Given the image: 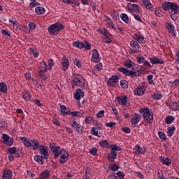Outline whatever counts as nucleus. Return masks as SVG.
<instances>
[{
  "label": "nucleus",
  "instance_id": "1",
  "mask_svg": "<svg viewBox=\"0 0 179 179\" xmlns=\"http://www.w3.org/2000/svg\"><path fill=\"white\" fill-rule=\"evenodd\" d=\"M163 9L166 12H170L171 19L176 22L179 17V7L177 3L173 2H166L162 4Z\"/></svg>",
  "mask_w": 179,
  "mask_h": 179
},
{
  "label": "nucleus",
  "instance_id": "2",
  "mask_svg": "<svg viewBox=\"0 0 179 179\" xmlns=\"http://www.w3.org/2000/svg\"><path fill=\"white\" fill-rule=\"evenodd\" d=\"M20 141H22L27 149H32V150H38L40 148V142L34 138L28 140L27 138L22 136L20 137Z\"/></svg>",
  "mask_w": 179,
  "mask_h": 179
},
{
  "label": "nucleus",
  "instance_id": "3",
  "mask_svg": "<svg viewBox=\"0 0 179 179\" xmlns=\"http://www.w3.org/2000/svg\"><path fill=\"white\" fill-rule=\"evenodd\" d=\"M139 113L147 124H153V112L150 111V108H142L140 109Z\"/></svg>",
  "mask_w": 179,
  "mask_h": 179
},
{
  "label": "nucleus",
  "instance_id": "4",
  "mask_svg": "<svg viewBox=\"0 0 179 179\" xmlns=\"http://www.w3.org/2000/svg\"><path fill=\"white\" fill-rule=\"evenodd\" d=\"M71 85L72 89H75L76 86H77L78 87H85V78L83 77L82 75L76 73L73 75Z\"/></svg>",
  "mask_w": 179,
  "mask_h": 179
},
{
  "label": "nucleus",
  "instance_id": "5",
  "mask_svg": "<svg viewBox=\"0 0 179 179\" xmlns=\"http://www.w3.org/2000/svg\"><path fill=\"white\" fill-rule=\"evenodd\" d=\"M65 29V26L59 22H56L53 24H51L48 28V31L50 36H57L59 31H62Z\"/></svg>",
  "mask_w": 179,
  "mask_h": 179
},
{
  "label": "nucleus",
  "instance_id": "6",
  "mask_svg": "<svg viewBox=\"0 0 179 179\" xmlns=\"http://www.w3.org/2000/svg\"><path fill=\"white\" fill-rule=\"evenodd\" d=\"M127 10L129 13H138L139 15H142V9L138 4L129 3L127 5Z\"/></svg>",
  "mask_w": 179,
  "mask_h": 179
},
{
  "label": "nucleus",
  "instance_id": "7",
  "mask_svg": "<svg viewBox=\"0 0 179 179\" xmlns=\"http://www.w3.org/2000/svg\"><path fill=\"white\" fill-rule=\"evenodd\" d=\"M141 120H142V116L141 115V114L134 113L131 115V119L130 121V122L131 124V127H134V128H135V127H136L138 125V124H139V122H141Z\"/></svg>",
  "mask_w": 179,
  "mask_h": 179
},
{
  "label": "nucleus",
  "instance_id": "8",
  "mask_svg": "<svg viewBox=\"0 0 179 179\" xmlns=\"http://www.w3.org/2000/svg\"><path fill=\"white\" fill-rule=\"evenodd\" d=\"M59 156H60V160H59L60 164H64L66 163V162H68L69 154L68 153V151L62 148L59 152Z\"/></svg>",
  "mask_w": 179,
  "mask_h": 179
},
{
  "label": "nucleus",
  "instance_id": "9",
  "mask_svg": "<svg viewBox=\"0 0 179 179\" xmlns=\"http://www.w3.org/2000/svg\"><path fill=\"white\" fill-rule=\"evenodd\" d=\"M130 45L132 48L130 49V54H136V52H139L141 51V45L136 41H131L130 42Z\"/></svg>",
  "mask_w": 179,
  "mask_h": 179
},
{
  "label": "nucleus",
  "instance_id": "10",
  "mask_svg": "<svg viewBox=\"0 0 179 179\" xmlns=\"http://www.w3.org/2000/svg\"><path fill=\"white\" fill-rule=\"evenodd\" d=\"M1 139L4 145H6V146H12V145H13V138L6 134H2Z\"/></svg>",
  "mask_w": 179,
  "mask_h": 179
},
{
  "label": "nucleus",
  "instance_id": "11",
  "mask_svg": "<svg viewBox=\"0 0 179 179\" xmlns=\"http://www.w3.org/2000/svg\"><path fill=\"white\" fill-rule=\"evenodd\" d=\"M91 60L92 62H95V64H97L100 62V61H101L100 53H99V51L97 50L92 49Z\"/></svg>",
  "mask_w": 179,
  "mask_h": 179
},
{
  "label": "nucleus",
  "instance_id": "12",
  "mask_svg": "<svg viewBox=\"0 0 179 179\" xmlns=\"http://www.w3.org/2000/svg\"><path fill=\"white\" fill-rule=\"evenodd\" d=\"M120 82V77L117 75H113L108 79L107 86L108 87H113L115 83H118Z\"/></svg>",
  "mask_w": 179,
  "mask_h": 179
},
{
  "label": "nucleus",
  "instance_id": "13",
  "mask_svg": "<svg viewBox=\"0 0 179 179\" xmlns=\"http://www.w3.org/2000/svg\"><path fill=\"white\" fill-rule=\"evenodd\" d=\"M38 150L41 155H43L44 159H48V157H50V155H48V147L41 144L39 145Z\"/></svg>",
  "mask_w": 179,
  "mask_h": 179
},
{
  "label": "nucleus",
  "instance_id": "14",
  "mask_svg": "<svg viewBox=\"0 0 179 179\" xmlns=\"http://www.w3.org/2000/svg\"><path fill=\"white\" fill-rule=\"evenodd\" d=\"M165 27H166L168 31L172 34V36H176L177 34V31H176V27L173 23L167 22L165 23Z\"/></svg>",
  "mask_w": 179,
  "mask_h": 179
},
{
  "label": "nucleus",
  "instance_id": "15",
  "mask_svg": "<svg viewBox=\"0 0 179 179\" xmlns=\"http://www.w3.org/2000/svg\"><path fill=\"white\" fill-rule=\"evenodd\" d=\"M145 92H146V86L139 85L135 89L134 94H136L137 96H143Z\"/></svg>",
  "mask_w": 179,
  "mask_h": 179
},
{
  "label": "nucleus",
  "instance_id": "16",
  "mask_svg": "<svg viewBox=\"0 0 179 179\" xmlns=\"http://www.w3.org/2000/svg\"><path fill=\"white\" fill-rule=\"evenodd\" d=\"M85 97V92L81 89L76 90V92L74 93V99L77 100V101H80L81 99Z\"/></svg>",
  "mask_w": 179,
  "mask_h": 179
},
{
  "label": "nucleus",
  "instance_id": "17",
  "mask_svg": "<svg viewBox=\"0 0 179 179\" xmlns=\"http://www.w3.org/2000/svg\"><path fill=\"white\" fill-rule=\"evenodd\" d=\"M150 62H151L152 65H159L164 64V60H163V59L153 57L150 58Z\"/></svg>",
  "mask_w": 179,
  "mask_h": 179
},
{
  "label": "nucleus",
  "instance_id": "18",
  "mask_svg": "<svg viewBox=\"0 0 179 179\" xmlns=\"http://www.w3.org/2000/svg\"><path fill=\"white\" fill-rule=\"evenodd\" d=\"M40 71H39V76H41L42 73H45V72L48 69V66H47V63L45 62H42L39 65Z\"/></svg>",
  "mask_w": 179,
  "mask_h": 179
},
{
  "label": "nucleus",
  "instance_id": "19",
  "mask_svg": "<svg viewBox=\"0 0 179 179\" xmlns=\"http://www.w3.org/2000/svg\"><path fill=\"white\" fill-rule=\"evenodd\" d=\"M133 38L137 41L139 44H145L146 43V40H145V37L142 36V35L134 34Z\"/></svg>",
  "mask_w": 179,
  "mask_h": 179
},
{
  "label": "nucleus",
  "instance_id": "20",
  "mask_svg": "<svg viewBox=\"0 0 179 179\" xmlns=\"http://www.w3.org/2000/svg\"><path fill=\"white\" fill-rule=\"evenodd\" d=\"M116 100L119 104H121L122 106H127V103H128V97H127V95H124V96H117Z\"/></svg>",
  "mask_w": 179,
  "mask_h": 179
},
{
  "label": "nucleus",
  "instance_id": "21",
  "mask_svg": "<svg viewBox=\"0 0 179 179\" xmlns=\"http://www.w3.org/2000/svg\"><path fill=\"white\" fill-rule=\"evenodd\" d=\"M134 150L138 153V155H144V153H146V148L141 147L139 144H136Z\"/></svg>",
  "mask_w": 179,
  "mask_h": 179
},
{
  "label": "nucleus",
  "instance_id": "22",
  "mask_svg": "<svg viewBox=\"0 0 179 179\" xmlns=\"http://www.w3.org/2000/svg\"><path fill=\"white\" fill-rule=\"evenodd\" d=\"M13 173L9 169H5L3 172L2 178L3 179H12Z\"/></svg>",
  "mask_w": 179,
  "mask_h": 179
},
{
  "label": "nucleus",
  "instance_id": "23",
  "mask_svg": "<svg viewBox=\"0 0 179 179\" xmlns=\"http://www.w3.org/2000/svg\"><path fill=\"white\" fill-rule=\"evenodd\" d=\"M21 96L25 101H30V100H31V94H30L29 91H22Z\"/></svg>",
  "mask_w": 179,
  "mask_h": 179
},
{
  "label": "nucleus",
  "instance_id": "24",
  "mask_svg": "<svg viewBox=\"0 0 179 179\" xmlns=\"http://www.w3.org/2000/svg\"><path fill=\"white\" fill-rule=\"evenodd\" d=\"M143 4L144 5L145 9L148 10H153V4L150 3V0H141Z\"/></svg>",
  "mask_w": 179,
  "mask_h": 179
},
{
  "label": "nucleus",
  "instance_id": "25",
  "mask_svg": "<svg viewBox=\"0 0 179 179\" xmlns=\"http://www.w3.org/2000/svg\"><path fill=\"white\" fill-rule=\"evenodd\" d=\"M19 150L16 147H12L8 149V154L15 155L16 157H20V155H19Z\"/></svg>",
  "mask_w": 179,
  "mask_h": 179
},
{
  "label": "nucleus",
  "instance_id": "26",
  "mask_svg": "<svg viewBox=\"0 0 179 179\" xmlns=\"http://www.w3.org/2000/svg\"><path fill=\"white\" fill-rule=\"evenodd\" d=\"M71 127L76 129V132H80V129H82V126L78 124L76 121H71L70 123Z\"/></svg>",
  "mask_w": 179,
  "mask_h": 179
},
{
  "label": "nucleus",
  "instance_id": "27",
  "mask_svg": "<svg viewBox=\"0 0 179 179\" xmlns=\"http://www.w3.org/2000/svg\"><path fill=\"white\" fill-rule=\"evenodd\" d=\"M160 161L162 164H164L165 166H171V159L169 157H161Z\"/></svg>",
  "mask_w": 179,
  "mask_h": 179
},
{
  "label": "nucleus",
  "instance_id": "28",
  "mask_svg": "<svg viewBox=\"0 0 179 179\" xmlns=\"http://www.w3.org/2000/svg\"><path fill=\"white\" fill-rule=\"evenodd\" d=\"M62 66L63 67V71H66V69H68L69 67V61L66 59V57L65 56H63Z\"/></svg>",
  "mask_w": 179,
  "mask_h": 179
},
{
  "label": "nucleus",
  "instance_id": "29",
  "mask_svg": "<svg viewBox=\"0 0 179 179\" xmlns=\"http://www.w3.org/2000/svg\"><path fill=\"white\" fill-rule=\"evenodd\" d=\"M174 121H176V117L173 115H169L165 118V124H166V125H171Z\"/></svg>",
  "mask_w": 179,
  "mask_h": 179
},
{
  "label": "nucleus",
  "instance_id": "30",
  "mask_svg": "<svg viewBox=\"0 0 179 179\" xmlns=\"http://www.w3.org/2000/svg\"><path fill=\"white\" fill-rule=\"evenodd\" d=\"M106 26L109 29H113V30H115V31H117V28H115V25H114V22H113V21L109 17H108L106 20Z\"/></svg>",
  "mask_w": 179,
  "mask_h": 179
},
{
  "label": "nucleus",
  "instance_id": "31",
  "mask_svg": "<svg viewBox=\"0 0 179 179\" xmlns=\"http://www.w3.org/2000/svg\"><path fill=\"white\" fill-rule=\"evenodd\" d=\"M62 2H63V3H66V5H75L76 6H80V3L76 0H62Z\"/></svg>",
  "mask_w": 179,
  "mask_h": 179
},
{
  "label": "nucleus",
  "instance_id": "32",
  "mask_svg": "<svg viewBox=\"0 0 179 179\" xmlns=\"http://www.w3.org/2000/svg\"><path fill=\"white\" fill-rule=\"evenodd\" d=\"M101 69H103V64L98 63L97 64L95 65V66L92 69V73H94V75H96V73H97V72L101 71Z\"/></svg>",
  "mask_w": 179,
  "mask_h": 179
},
{
  "label": "nucleus",
  "instance_id": "33",
  "mask_svg": "<svg viewBox=\"0 0 179 179\" xmlns=\"http://www.w3.org/2000/svg\"><path fill=\"white\" fill-rule=\"evenodd\" d=\"M108 161L113 163V162L115 161V159H117V152H112L108 154Z\"/></svg>",
  "mask_w": 179,
  "mask_h": 179
},
{
  "label": "nucleus",
  "instance_id": "34",
  "mask_svg": "<svg viewBox=\"0 0 179 179\" xmlns=\"http://www.w3.org/2000/svg\"><path fill=\"white\" fill-rule=\"evenodd\" d=\"M176 132V126H171L167 128V136L171 137Z\"/></svg>",
  "mask_w": 179,
  "mask_h": 179
},
{
  "label": "nucleus",
  "instance_id": "35",
  "mask_svg": "<svg viewBox=\"0 0 179 179\" xmlns=\"http://www.w3.org/2000/svg\"><path fill=\"white\" fill-rule=\"evenodd\" d=\"M60 113L62 115H68L69 114V109L66 106L62 105L60 106Z\"/></svg>",
  "mask_w": 179,
  "mask_h": 179
},
{
  "label": "nucleus",
  "instance_id": "36",
  "mask_svg": "<svg viewBox=\"0 0 179 179\" xmlns=\"http://www.w3.org/2000/svg\"><path fill=\"white\" fill-rule=\"evenodd\" d=\"M123 65L126 68L131 69V68H134V62H132V60H131V59H127L124 62Z\"/></svg>",
  "mask_w": 179,
  "mask_h": 179
},
{
  "label": "nucleus",
  "instance_id": "37",
  "mask_svg": "<svg viewBox=\"0 0 179 179\" xmlns=\"http://www.w3.org/2000/svg\"><path fill=\"white\" fill-rule=\"evenodd\" d=\"M35 12L37 15H44L45 13V8L41 6H37L35 8Z\"/></svg>",
  "mask_w": 179,
  "mask_h": 179
},
{
  "label": "nucleus",
  "instance_id": "38",
  "mask_svg": "<svg viewBox=\"0 0 179 179\" xmlns=\"http://www.w3.org/2000/svg\"><path fill=\"white\" fill-rule=\"evenodd\" d=\"M0 92L1 93H6L8 92V86L6 83L1 82L0 83Z\"/></svg>",
  "mask_w": 179,
  "mask_h": 179
},
{
  "label": "nucleus",
  "instance_id": "39",
  "mask_svg": "<svg viewBox=\"0 0 179 179\" xmlns=\"http://www.w3.org/2000/svg\"><path fill=\"white\" fill-rule=\"evenodd\" d=\"M61 148V147L59 146H56V147H52V152L54 153V156L55 157V159H57V157H59V149Z\"/></svg>",
  "mask_w": 179,
  "mask_h": 179
},
{
  "label": "nucleus",
  "instance_id": "40",
  "mask_svg": "<svg viewBox=\"0 0 179 179\" xmlns=\"http://www.w3.org/2000/svg\"><path fill=\"white\" fill-rule=\"evenodd\" d=\"M44 157L40 156V155H35L34 156V160L35 162H37V163H39V164H43L44 163Z\"/></svg>",
  "mask_w": 179,
  "mask_h": 179
},
{
  "label": "nucleus",
  "instance_id": "41",
  "mask_svg": "<svg viewBox=\"0 0 179 179\" xmlns=\"http://www.w3.org/2000/svg\"><path fill=\"white\" fill-rule=\"evenodd\" d=\"M110 152H120V150H121V148L117 144L110 145Z\"/></svg>",
  "mask_w": 179,
  "mask_h": 179
},
{
  "label": "nucleus",
  "instance_id": "42",
  "mask_svg": "<svg viewBox=\"0 0 179 179\" xmlns=\"http://www.w3.org/2000/svg\"><path fill=\"white\" fill-rule=\"evenodd\" d=\"M73 47H76V48L82 49L83 48V41H77L73 43Z\"/></svg>",
  "mask_w": 179,
  "mask_h": 179
},
{
  "label": "nucleus",
  "instance_id": "43",
  "mask_svg": "<svg viewBox=\"0 0 179 179\" xmlns=\"http://www.w3.org/2000/svg\"><path fill=\"white\" fill-rule=\"evenodd\" d=\"M120 17L122 19V20L124 22L128 24L129 22V17H128V15L125 14V13H122L120 15Z\"/></svg>",
  "mask_w": 179,
  "mask_h": 179
},
{
  "label": "nucleus",
  "instance_id": "44",
  "mask_svg": "<svg viewBox=\"0 0 179 179\" xmlns=\"http://www.w3.org/2000/svg\"><path fill=\"white\" fill-rule=\"evenodd\" d=\"M158 136L162 141H167V136L163 131H158Z\"/></svg>",
  "mask_w": 179,
  "mask_h": 179
},
{
  "label": "nucleus",
  "instance_id": "45",
  "mask_svg": "<svg viewBox=\"0 0 179 179\" xmlns=\"http://www.w3.org/2000/svg\"><path fill=\"white\" fill-rule=\"evenodd\" d=\"M120 86L122 89H128V81L126 80H120Z\"/></svg>",
  "mask_w": 179,
  "mask_h": 179
},
{
  "label": "nucleus",
  "instance_id": "46",
  "mask_svg": "<svg viewBox=\"0 0 179 179\" xmlns=\"http://www.w3.org/2000/svg\"><path fill=\"white\" fill-rule=\"evenodd\" d=\"M117 71H119V72H121L122 73H123V75L128 76V71H129L128 69H127L124 67H120V68H117Z\"/></svg>",
  "mask_w": 179,
  "mask_h": 179
},
{
  "label": "nucleus",
  "instance_id": "47",
  "mask_svg": "<svg viewBox=\"0 0 179 179\" xmlns=\"http://www.w3.org/2000/svg\"><path fill=\"white\" fill-rule=\"evenodd\" d=\"M92 135H94V136H97V138H101V136H100L99 134V131L97 130V128H96V127H92Z\"/></svg>",
  "mask_w": 179,
  "mask_h": 179
},
{
  "label": "nucleus",
  "instance_id": "48",
  "mask_svg": "<svg viewBox=\"0 0 179 179\" xmlns=\"http://www.w3.org/2000/svg\"><path fill=\"white\" fill-rule=\"evenodd\" d=\"M31 2L29 3V8H36V6H38V2H37V0H29Z\"/></svg>",
  "mask_w": 179,
  "mask_h": 179
},
{
  "label": "nucleus",
  "instance_id": "49",
  "mask_svg": "<svg viewBox=\"0 0 179 179\" xmlns=\"http://www.w3.org/2000/svg\"><path fill=\"white\" fill-rule=\"evenodd\" d=\"M74 65H76L78 68H82V62H80V60H79V59L78 58H75L74 59V62H73Z\"/></svg>",
  "mask_w": 179,
  "mask_h": 179
},
{
  "label": "nucleus",
  "instance_id": "50",
  "mask_svg": "<svg viewBox=\"0 0 179 179\" xmlns=\"http://www.w3.org/2000/svg\"><path fill=\"white\" fill-rule=\"evenodd\" d=\"M83 48L86 50H92V44H90L87 41H84L83 42Z\"/></svg>",
  "mask_w": 179,
  "mask_h": 179
},
{
  "label": "nucleus",
  "instance_id": "51",
  "mask_svg": "<svg viewBox=\"0 0 179 179\" xmlns=\"http://www.w3.org/2000/svg\"><path fill=\"white\" fill-rule=\"evenodd\" d=\"M36 24H34V22H29L28 24V27H29V30L30 31H33V30H35L36 29Z\"/></svg>",
  "mask_w": 179,
  "mask_h": 179
},
{
  "label": "nucleus",
  "instance_id": "52",
  "mask_svg": "<svg viewBox=\"0 0 179 179\" xmlns=\"http://www.w3.org/2000/svg\"><path fill=\"white\" fill-rule=\"evenodd\" d=\"M43 178H48L50 177V171L47 170L41 173Z\"/></svg>",
  "mask_w": 179,
  "mask_h": 179
},
{
  "label": "nucleus",
  "instance_id": "53",
  "mask_svg": "<svg viewBox=\"0 0 179 179\" xmlns=\"http://www.w3.org/2000/svg\"><path fill=\"white\" fill-rule=\"evenodd\" d=\"M99 145L101 148H107L108 146V141L107 140H102Z\"/></svg>",
  "mask_w": 179,
  "mask_h": 179
},
{
  "label": "nucleus",
  "instance_id": "54",
  "mask_svg": "<svg viewBox=\"0 0 179 179\" xmlns=\"http://www.w3.org/2000/svg\"><path fill=\"white\" fill-rule=\"evenodd\" d=\"M1 33V34H3V36H5L6 37H12V35H10V33H9L6 29H2Z\"/></svg>",
  "mask_w": 179,
  "mask_h": 179
},
{
  "label": "nucleus",
  "instance_id": "55",
  "mask_svg": "<svg viewBox=\"0 0 179 179\" xmlns=\"http://www.w3.org/2000/svg\"><path fill=\"white\" fill-rule=\"evenodd\" d=\"M71 115H73V117H82L83 115V113H81L80 112L74 111L71 112Z\"/></svg>",
  "mask_w": 179,
  "mask_h": 179
},
{
  "label": "nucleus",
  "instance_id": "56",
  "mask_svg": "<svg viewBox=\"0 0 179 179\" xmlns=\"http://www.w3.org/2000/svg\"><path fill=\"white\" fill-rule=\"evenodd\" d=\"M172 108L175 110V111H179V103H173Z\"/></svg>",
  "mask_w": 179,
  "mask_h": 179
},
{
  "label": "nucleus",
  "instance_id": "57",
  "mask_svg": "<svg viewBox=\"0 0 179 179\" xmlns=\"http://www.w3.org/2000/svg\"><path fill=\"white\" fill-rule=\"evenodd\" d=\"M90 153L92 156H96V155H97V148H90Z\"/></svg>",
  "mask_w": 179,
  "mask_h": 179
},
{
  "label": "nucleus",
  "instance_id": "58",
  "mask_svg": "<svg viewBox=\"0 0 179 179\" xmlns=\"http://www.w3.org/2000/svg\"><path fill=\"white\" fill-rule=\"evenodd\" d=\"M27 176H28L29 178H33L34 177V174L33 173V170L29 169L27 171Z\"/></svg>",
  "mask_w": 179,
  "mask_h": 179
},
{
  "label": "nucleus",
  "instance_id": "59",
  "mask_svg": "<svg viewBox=\"0 0 179 179\" xmlns=\"http://www.w3.org/2000/svg\"><path fill=\"white\" fill-rule=\"evenodd\" d=\"M48 65H49V71L52 69V66H54V60L52 59H50L48 60Z\"/></svg>",
  "mask_w": 179,
  "mask_h": 179
},
{
  "label": "nucleus",
  "instance_id": "60",
  "mask_svg": "<svg viewBox=\"0 0 179 179\" xmlns=\"http://www.w3.org/2000/svg\"><path fill=\"white\" fill-rule=\"evenodd\" d=\"M153 99H155V100H160L163 99V95H162V94H155L153 96Z\"/></svg>",
  "mask_w": 179,
  "mask_h": 179
},
{
  "label": "nucleus",
  "instance_id": "61",
  "mask_svg": "<svg viewBox=\"0 0 179 179\" xmlns=\"http://www.w3.org/2000/svg\"><path fill=\"white\" fill-rule=\"evenodd\" d=\"M104 117V110H100L96 113V118H103Z\"/></svg>",
  "mask_w": 179,
  "mask_h": 179
},
{
  "label": "nucleus",
  "instance_id": "62",
  "mask_svg": "<svg viewBox=\"0 0 179 179\" xmlns=\"http://www.w3.org/2000/svg\"><path fill=\"white\" fill-rule=\"evenodd\" d=\"M122 131L124 132V134H131V129H129V127H124L122 128Z\"/></svg>",
  "mask_w": 179,
  "mask_h": 179
},
{
  "label": "nucleus",
  "instance_id": "63",
  "mask_svg": "<svg viewBox=\"0 0 179 179\" xmlns=\"http://www.w3.org/2000/svg\"><path fill=\"white\" fill-rule=\"evenodd\" d=\"M155 15L156 16H160V13H162V8L157 7L155 8Z\"/></svg>",
  "mask_w": 179,
  "mask_h": 179
},
{
  "label": "nucleus",
  "instance_id": "64",
  "mask_svg": "<svg viewBox=\"0 0 179 179\" xmlns=\"http://www.w3.org/2000/svg\"><path fill=\"white\" fill-rule=\"evenodd\" d=\"M116 175L117 176V177L120 179H124V177H125V175L124 173H122V172H121V171H117L116 173Z\"/></svg>",
  "mask_w": 179,
  "mask_h": 179
}]
</instances>
